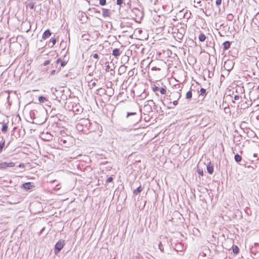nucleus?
I'll return each instance as SVG.
<instances>
[{
	"mask_svg": "<svg viewBox=\"0 0 259 259\" xmlns=\"http://www.w3.org/2000/svg\"><path fill=\"white\" fill-rule=\"evenodd\" d=\"M207 170L209 174H212L213 172V166L211 164L210 162L207 165Z\"/></svg>",
	"mask_w": 259,
	"mask_h": 259,
	"instance_id": "obj_7",
	"label": "nucleus"
},
{
	"mask_svg": "<svg viewBox=\"0 0 259 259\" xmlns=\"http://www.w3.org/2000/svg\"><path fill=\"white\" fill-rule=\"evenodd\" d=\"M102 16L104 17H110V13L109 12V10L108 9H102Z\"/></svg>",
	"mask_w": 259,
	"mask_h": 259,
	"instance_id": "obj_5",
	"label": "nucleus"
},
{
	"mask_svg": "<svg viewBox=\"0 0 259 259\" xmlns=\"http://www.w3.org/2000/svg\"><path fill=\"white\" fill-rule=\"evenodd\" d=\"M199 40L200 42H203L206 39V36L204 34L201 33L198 36Z\"/></svg>",
	"mask_w": 259,
	"mask_h": 259,
	"instance_id": "obj_10",
	"label": "nucleus"
},
{
	"mask_svg": "<svg viewBox=\"0 0 259 259\" xmlns=\"http://www.w3.org/2000/svg\"><path fill=\"white\" fill-rule=\"evenodd\" d=\"M66 64V62L65 61H62L61 63V66L64 67Z\"/></svg>",
	"mask_w": 259,
	"mask_h": 259,
	"instance_id": "obj_36",
	"label": "nucleus"
},
{
	"mask_svg": "<svg viewBox=\"0 0 259 259\" xmlns=\"http://www.w3.org/2000/svg\"><path fill=\"white\" fill-rule=\"evenodd\" d=\"M5 142V141L0 142V153H2L3 148L4 147Z\"/></svg>",
	"mask_w": 259,
	"mask_h": 259,
	"instance_id": "obj_22",
	"label": "nucleus"
},
{
	"mask_svg": "<svg viewBox=\"0 0 259 259\" xmlns=\"http://www.w3.org/2000/svg\"><path fill=\"white\" fill-rule=\"evenodd\" d=\"M153 90L154 92H156L159 90V88L158 87L155 86L153 87Z\"/></svg>",
	"mask_w": 259,
	"mask_h": 259,
	"instance_id": "obj_31",
	"label": "nucleus"
},
{
	"mask_svg": "<svg viewBox=\"0 0 259 259\" xmlns=\"http://www.w3.org/2000/svg\"><path fill=\"white\" fill-rule=\"evenodd\" d=\"M184 35H182V34H181L180 33H178L177 34V37L180 39H182V38L183 37Z\"/></svg>",
	"mask_w": 259,
	"mask_h": 259,
	"instance_id": "obj_30",
	"label": "nucleus"
},
{
	"mask_svg": "<svg viewBox=\"0 0 259 259\" xmlns=\"http://www.w3.org/2000/svg\"><path fill=\"white\" fill-rule=\"evenodd\" d=\"M7 130H8L7 124L4 123L3 124L2 128V132L3 133H5L7 132Z\"/></svg>",
	"mask_w": 259,
	"mask_h": 259,
	"instance_id": "obj_14",
	"label": "nucleus"
},
{
	"mask_svg": "<svg viewBox=\"0 0 259 259\" xmlns=\"http://www.w3.org/2000/svg\"><path fill=\"white\" fill-rule=\"evenodd\" d=\"M198 172L199 174L201 175V176L203 175V171L201 170L200 169H199L198 171Z\"/></svg>",
	"mask_w": 259,
	"mask_h": 259,
	"instance_id": "obj_41",
	"label": "nucleus"
},
{
	"mask_svg": "<svg viewBox=\"0 0 259 259\" xmlns=\"http://www.w3.org/2000/svg\"><path fill=\"white\" fill-rule=\"evenodd\" d=\"M223 45L224 49L227 50L230 47L231 43L229 41H226L223 43Z\"/></svg>",
	"mask_w": 259,
	"mask_h": 259,
	"instance_id": "obj_8",
	"label": "nucleus"
},
{
	"mask_svg": "<svg viewBox=\"0 0 259 259\" xmlns=\"http://www.w3.org/2000/svg\"><path fill=\"white\" fill-rule=\"evenodd\" d=\"M233 251L235 254H237L239 252V248L237 246L233 247Z\"/></svg>",
	"mask_w": 259,
	"mask_h": 259,
	"instance_id": "obj_21",
	"label": "nucleus"
},
{
	"mask_svg": "<svg viewBox=\"0 0 259 259\" xmlns=\"http://www.w3.org/2000/svg\"><path fill=\"white\" fill-rule=\"evenodd\" d=\"M96 84V83L95 82H93L92 83V87L95 86Z\"/></svg>",
	"mask_w": 259,
	"mask_h": 259,
	"instance_id": "obj_44",
	"label": "nucleus"
},
{
	"mask_svg": "<svg viewBox=\"0 0 259 259\" xmlns=\"http://www.w3.org/2000/svg\"><path fill=\"white\" fill-rule=\"evenodd\" d=\"M152 70H159L160 69L157 68L156 67H153L152 68Z\"/></svg>",
	"mask_w": 259,
	"mask_h": 259,
	"instance_id": "obj_39",
	"label": "nucleus"
},
{
	"mask_svg": "<svg viewBox=\"0 0 259 259\" xmlns=\"http://www.w3.org/2000/svg\"><path fill=\"white\" fill-rule=\"evenodd\" d=\"M50 42H52V45L50 46V47H53L55 44L56 43V39L55 38L52 37L50 39Z\"/></svg>",
	"mask_w": 259,
	"mask_h": 259,
	"instance_id": "obj_19",
	"label": "nucleus"
},
{
	"mask_svg": "<svg viewBox=\"0 0 259 259\" xmlns=\"http://www.w3.org/2000/svg\"><path fill=\"white\" fill-rule=\"evenodd\" d=\"M60 142H62L64 144H65L66 143V140H64V139H61L60 140Z\"/></svg>",
	"mask_w": 259,
	"mask_h": 259,
	"instance_id": "obj_40",
	"label": "nucleus"
},
{
	"mask_svg": "<svg viewBox=\"0 0 259 259\" xmlns=\"http://www.w3.org/2000/svg\"><path fill=\"white\" fill-rule=\"evenodd\" d=\"M234 159L236 162H239L241 161V160L242 159V157L238 154H236L235 155Z\"/></svg>",
	"mask_w": 259,
	"mask_h": 259,
	"instance_id": "obj_13",
	"label": "nucleus"
},
{
	"mask_svg": "<svg viewBox=\"0 0 259 259\" xmlns=\"http://www.w3.org/2000/svg\"><path fill=\"white\" fill-rule=\"evenodd\" d=\"M178 33H180L181 34L184 35L185 33V29L184 28L181 27V28L179 29L178 30Z\"/></svg>",
	"mask_w": 259,
	"mask_h": 259,
	"instance_id": "obj_20",
	"label": "nucleus"
},
{
	"mask_svg": "<svg viewBox=\"0 0 259 259\" xmlns=\"http://www.w3.org/2000/svg\"><path fill=\"white\" fill-rule=\"evenodd\" d=\"M128 74L130 75H132L133 73H132L131 71H129Z\"/></svg>",
	"mask_w": 259,
	"mask_h": 259,
	"instance_id": "obj_46",
	"label": "nucleus"
},
{
	"mask_svg": "<svg viewBox=\"0 0 259 259\" xmlns=\"http://www.w3.org/2000/svg\"><path fill=\"white\" fill-rule=\"evenodd\" d=\"M15 163L13 162H0V169H6L7 167H14Z\"/></svg>",
	"mask_w": 259,
	"mask_h": 259,
	"instance_id": "obj_2",
	"label": "nucleus"
},
{
	"mask_svg": "<svg viewBox=\"0 0 259 259\" xmlns=\"http://www.w3.org/2000/svg\"><path fill=\"white\" fill-rule=\"evenodd\" d=\"M110 66L109 65H107L106 66V68H105V71L106 72H109V69H110Z\"/></svg>",
	"mask_w": 259,
	"mask_h": 259,
	"instance_id": "obj_35",
	"label": "nucleus"
},
{
	"mask_svg": "<svg viewBox=\"0 0 259 259\" xmlns=\"http://www.w3.org/2000/svg\"><path fill=\"white\" fill-rule=\"evenodd\" d=\"M143 190V188L141 187V186H140L139 187H138L136 190H135L133 192L134 195H137L139 194H140L142 191Z\"/></svg>",
	"mask_w": 259,
	"mask_h": 259,
	"instance_id": "obj_9",
	"label": "nucleus"
},
{
	"mask_svg": "<svg viewBox=\"0 0 259 259\" xmlns=\"http://www.w3.org/2000/svg\"><path fill=\"white\" fill-rule=\"evenodd\" d=\"M192 93L191 91H189L186 93V98L187 99H190L192 98Z\"/></svg>",
	"mask_w": 259,
	"mask_h": 259,
	"instance_id": "obj_18",
	"label": "nucleus"
},
{
	"mask_svg": "<svg viewBox=\"0 0 259 259\" xmlns=\"http://www.w3.org/2000/svg\"><path fill=\"white\" fill-rule=\"evenodd\" d=\"M47 100L46 98L44 96H39L38 98V101L40 103H44Z\"/></svg>",
	"mask_w": 259,
	"mask_h": 259,
	"instance_id": "obj_16",
	"label": "nucleus"
},
{
	"mask_svg": "<svg viewBox=\"0 0 259 259\" xmlns=\"http://www.w3.org/2000/svg\"><path fill=\"white\" fill-rule=\"evenodd\" d=\"M92 56L95 59H98V58H99V56H98V54H97V53L93 54L92 55Z\"/></svg>",
	"mask_w": 259,
	"mask_h": 259,
	"instance_id": "obj_33",
	"label": "nucleus"
},
{
	"mask_svg": "<svg viewBox=\"0 0 259 259\" xmlns=\"http://www.w3.org/2000/svg\"><path fill=\"white\" fill-rule=\"evenodd\" d=\"M176 95L178 97V99L172 102V104L174 106H176L178 104V100L180 98V95L178 93H176Z\"/></svg>",
	"mask_w": 259,
	"mask_h": 259,
	"instance_id": "obj_15",
	"label": "nucleus"
},
{
	"mask_svg": "<svg viewBox=\"0 0 259 259\" xmlns=\"http://www.w3.org/2000/svg\"><path fill=\"white\" fill-rule=\"evenodd\" d=\"M200 95L202 96H205L206 95V90L204 88H201L200 90Z\"/></svg>",
	"mask_w": 259,
	"mask_h": 259,
	"instance_id": "obj_24",
	"label": "nucleus"
},
{
	"mask_svg": "<svg viewBox=\"0 0 259 259\" xmlns=\"http://www.w3.org/2000/svg\"><path fill=\"white\" fill-rule=\"evenodd\" d=\"M135 114H136L135 112H128L127 114V116L128 117V116H129L131 115H134Z\"/></svg>",
	"mask_w": 259,
	"mask_h": 259,
	"instance_id": "obj_37",
	"label": "nucleus"
},
{
	"mask_svg": "<svg viewBox=\"0 0 259 259\" xmlns=\"http://www.w3.org/2000/svg\"><path fill=\"white\" fill-rule=\"evenodd\" d=\"M60 61H61V59H60V58H58V59L57 60V61H56V64H58V63H59V62H60Z\"/></svg>",
	"mask_w": 259,
	"mask_h": 259,
	"instance_id": "obj_43",
	"label": "nucleus"
},
{
	"mask_svg": "<svg viewBox=\"0 0 259 259\" xmlns=\"http://www.w3.org/2000/svg\"><path fill=\"white\" fill-rule=\"evenodd\" d=\"M232 62L230 60H228L225 62L224 67L228 70H230L233 68Z\"/></svg>",
	"mask_w": 259,
	"mask_h": 259,
	"instance_id": "obj_3",
	"label": "nucleus"
},
{
	"mask_svg": "<svg viewBox=\"0 0 259 259\" xmlns=\"http://www.w3.org/2000/svg\"><path fill=\"white\" fill-rule=\"evenodd\" d=\"M239 98H240V97L239 95H236L234 96V100H238L239 99Z\"/></svg>",
	"mask_w": 259,
	"mask_h": 259,
	"instance_id": "obj_34",
	"label": "nucleus"
},
{
	"mask_svg": "<svg viewBox=\"0 0 259 259\" xmlns=\"http://www.w3.org/2000/svg\"><path fill=\"white\" fill-rule=\"evenodd\" d=\"M23 186L24 189H30L32 186L31 185V184L30 182H27L23 185Z\"/></svg>",
	"mask_w": 259,
	"mask_h": 259,
	"instance_id": "obj_11",
	"label": "nucleus"
},
{
	"mask_svg": "<svg viewBox=\"0 0 259 259\" xmlns=\"http://www.w3.org/2000/svg\"><path fill=\"white\" fill-rule=\"evenodd\" d=\"M99 4L101 6H105L106 4V0H100Z\"/></svg>",
	"mask_w": 259,
	"mask_h": 259,
	"instance_id": "obj_25",
	"label": "nucleus"
},
{
	"mask_svg": "<svg viewBox=\"0 0 259 259\" xmlns=\"http://www.w3.org/2000/svg\"><path fill=\"white\" fill-rule=\"evenodd\" d=\"M19 167H24V163H20L19 165Z\"/></svg>",
	"mask_w": 259,
	"mask_h": 259,
	"instance_id": "obj_42",
	"label": "nucleus"
},
{
	"mask_svg": "<svg viewBox=\"0 0 259 259\" xmlns=\"http://www.w3.org/2000/svg\"><path fill=\"white\" fill-rule=\"evenodd\" d=\"M126 67H127L124 65L120 66L119 69V71L120 73H124L126 71Z\"/></svg>",
	"mask_w": 259,
	"mask_h": 259,
	"instance_id": "obj_12",
	"label": "nucleus"
},
{
	"mask_svg": "<svg viewBox=\"0 0 259 259\" xmlns=\"http://www.w3.org/2000/svg\"><path fill=\"white\" fill-rule=\"evenodd\" d=\"M123 3V0H116V4L119 6H121Z\"/></svg>",
	"mask_w": 259,
	"mask_h": 259,
	"instance_id": "obj_28",
	"label": "nucleus"
},
{
	"mask_svg": "<svg viewBox=\"0 0 259 259\" xmlns=\"http://www.w3.org/2000/svg\"><path fill=\"white\" fill-rule=\"evenodd\" d=\"M159 91H160V93L163 95L165 94L166 93V89L164 88H161L160 89H159Z\"/></svg>",
	"mask_w": 259,
	"mask_h": 259,
	"instance_id": "obj_23",
	"label": "nucleus"
},
{
	"mask_svg": "<svg viewBox=\"0 0 259 259\" xmlns=\"http://www.w3.org/2000/svg\"><path fill=\"white\" fill-rule=\"evenodd\" d=\"M121 51L119 49H115L112 51V55L115 57H117L120 55Z\"/></svg>",
	"mask_w": 259,
	"mask_h": 259,
	"instance_id": "obj_6",
	"label": "nucleus"
},
{
	"mask_svg": "<svg viewBox=\"0 0 259 259\" xmlns=\"http://www.w3.org/2000/svg\"><path fill=\"white\" fill-rule=\"evenodd\" d=\"M52 33L49 29H47L42 34V38L44 39H46L51 35Z\"/></svg>",
	"mask_w": 259,
	"mask_h": 259,
	"instance_id": "obj_4",
	"label": "nucleus"
},
{
	"mask_svg": "<svg viewBox=\"0 0 259 259\" xmlns=\"http://www.w3.org/2000/svg\"><path fill=\"white\" fill-rule=\"evenodd\" d=\"M222 4V0H216L215 5L218 7H219Z\"/></svg>",
	"mask_w": 259,
	"mask_h": 259,
	"instance_id": "obj_26",
	"label": "nucleus"
},
{
	"mask_svg": "<svg viewBox=\"0 0 259 259\" xmlns=\"http://www.w3.org/2000/svg\"><path fill=\"white\" fill-rule=\"evenodd\" d=\"M27 7L30 8L32 10L34 8V4L31 2L28 3L27 4Z\"/></svg>",
	"mask_w": 259,
	"mask_h": 259,
	"instance_id": "obj_17",
	"label": "nucleus"
},
{
	"mask_svg": "<svg viewBox=\"0 0 259 259\" xmlns=\"http://www.w3.org/2000/svg\"><path fill=\"white\" fill-rule=\"evenodd\" d=\"M159 248L161 251H163V248L162 247V243L160 242L158 244Z\"/></svg>",
	"mask_w": 259,
	"mask_h": 259,
	"instance_id": "obj_27",
	"label": "nucleus"
},
{
	"mask_svg": "<svg viewBox=\"0 0 259 259\" xmlns=\"http://www.w3.org/2000/svg\"><path fill=\"white\" fill-rule=\"evenodd\" d=\"M50 63V60H46L44 63V66H47L48 65H49V64Z\"/></svg>",
	"mask_w": 259,
	"mask_h": 259,
	"instance_id": "obj_32",
	"label": "nucleus"
},
{
	"mask_svg": "<svg viewBox=\"0 0 259 259\" xmlns=\"http://www.w3.org/2000/svg\"><path fill=\"white\" fill-rule=\"evenodd\" d=\"M133 259H140V258L138 256H136L134 257Z\"/></svg>",
	"mask_w": 259,
	"mask_h": 259,
	"instance_id": "obj_45",
	"label": "nucleus"
},
{
	"mask_svg": "<svg viewBox=\"0 0 259 259\" xmlns=\"http://www.w3.org/2000/svg\"><path fill=\"white\" fill-rule=\"evenodd\" d=\"M55 72H56V70H55V69L52 70L51 71V74H50V75H54V74H55Z\"/></svg>",
	"mask_w": 259,
	"mask_h": 259,
	"instance_id": "obj_38",
	"label": "nucleus"
},
{
	"mask_svg": "<svg viewBox=\"0 0 259 259\" xmlns=\"http://www.w3.org/2000/svg\"><path fill=\"white\" fill-rule=\"evenodd\" d=\"M113 180V178L112 177H109L107 180H106V183H110V182H111Z\"/></svg>",
	"mask_w": 259,
	"mask_h": 259,
	"instance_id": "obj_29",
	"label": "nucleus"
},
{
	"mask_svg": "<svg viewBox=\"0 0 259 259\" xmlns=\"http://www.w3.org/2000/svg\"><path fill=\"white\" fill-rule=\"evenodd\" d=\"M65 245L64 240H59L55 244L54 252L55 254H57Z\"/></svg>",
	"mask_w": 259,
	"mask_h": 259,
	"instance_id": "obj_1",
	"label": "nucleus"
},
{
	"mask_svg": "<svg viewBox=\"0 0 259 259\" xmlns=\"http://www.w3.org/2000/svg\"><path fill=\"white\" fill-rule=\"evenodd\" d=\"M149 102H152L153 103H154L153 102V100H150V101H149Z\"/></svg>",
	"mask_w": 259,
	"mask_h": 259,
	"instance_id": "obj_47",
	"label": "nucleus"
}]
</instances>
